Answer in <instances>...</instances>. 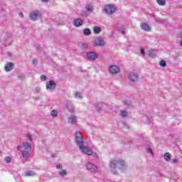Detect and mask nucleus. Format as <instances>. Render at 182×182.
Here are the masks:
<instances>
[{
	"mask_svg": "<svg viewBox=\"0 0 182 182\" xmlns=\"http://www.w3.org/2000/svg\"><path fill=\"white\" fill-rule=\"evenodd\" d=\"M164 159L166 160V161H170V160H171V154H170L168 152L165 153L164 155Z\"/></svg>",
	"mask_w": 182,
	"mask_h": 182,
	"instance_id": "obj_16",
	"label": "nucleus"
},
{
	"mask_svg": "<svg viewBox=\"0 0 182 182\" xmlns=\"http://www.w3.org/2000/svg\"><path fill=\"white\" fill-rule=\"evenodd\" d=\"M100 32H102V30L100 29V28L95 26L94 28V33H99Z\"/></svg>",
	"mask_w": 182,
	"mask_h": 182,
	"instance_id": "obj_25",
	"label": "nucleus"
},
{
	"mask_svg": "<svg viewBox=\"0 0 182 182\" xmlns=\"http://www.w3.org/2000/svg\"><path fill=\"white\" fill-rule=\"evenodd\" d=\"M159 65L161 66V68H166V66H167V63H166V61L164 60H161L159 62Z\"/></svg>",
	"mask_w": 182,
	"mask_h": 182,
	"instance_id": "obj_24",
	"label": "nucleus"
},
{
	"mask_svg": "<svg viewBox=\"0 0 182 182\" xmlns=\"http://www.w3.org/2000/svg\"><path fill=\"white\" fill-rule=\"evenodd\" d=\"M147 151H148V153H149V154H153V151L151 150V149L148 148Z\"/></svg>",
	"mask_w": 182,
	"mask_h": 182,
	"instance_id": "obj_33",
	"label": "nucleus"
},
{
	"mask_svg": "<svg viewBox=\"0 0 182 182\" xmlns=\"http://www.w3.org/2000/svg\"><path fill=\"white\" fill-rule=\"evenodd\" d=\"M105 11L106 14H114V12H116V7L109 4L105 6Z\"/></svg>",
	"mask_w": 182,
	"mask_h": 182,
	"instance_id": "obj_3",
	"label": "nucleus"
},
{
	"mask_svg": "<svg viewBox=\"0 0 182 182\" xmlns=\"http://www.w3.org/2000/svg\"><path fill=\"white\" fill-rule=\"evenodd\" d=\"M33 65H36V63H38V59L34 58V59L33 60Z\"/></svg>",
	"mask_w": 182,
	"mask_h": 182,
	"instance_id": "obj_32",
	"label": "nucleus"
},
{
	"mask_svg": "<svg viewBox=\"0 0 182 182\" xmlns=\"http://www.w3.org/2000/svg\"><path fill=\"white\" fill-rule=\"evenodd\" d=\"M105 40L102 38H97L94 40V45H95V46H105Z\"/></svg>",
	"mask_w": 182,
	"mask_h": 182,
	"instance_id": "obj_11",
	"label": "nucleus"
},
{
	"mask_svg": "<svg viewBox=\"0 0 182 182\" xmlns=\"http://www.w3.org/2000/svg\"><path fill=\"white\" fill-rule=\"evenodd\" d=\"M79 147L80 150L85 154H87V156H92V154H93V150L88 146L83 145V143L80 144Z\"/></svg>",
	"mask_w": 182,
	"mask_h": 182,
	"instance_id": "obj_2",
	"label": "nucleus"
},
{
	"mask_svg": "<svg viewBox=\"0 0 182 182\" xmlns=\"http://www.w3.org/2000/svg\"><path fill=\"white\" fill-rule=\"evenodd\" d=\"M62 164H58L56 166V168L61 169L62 168Z\"/></svg>",
	"mask_w": 182,
	"mask_h": 182,
	"instance_id": "obj_35",
	"label": "nucleus"
},
{
	"mask_svg": "<svg viewBox=\"0 0 182 182\" xmlns=\"http://www.w3.org/2000/svg\"><path fill=\"white\" fill-rule=\"evenodd\" d=\"M6 163H11V158L9 156H7L5 158Z\"/></svg>",
	"mask_w": 182,
	"mask_h": 182,
	"instance_id": "obj_29",
	"label": "nucleus"
},
{
	"mask_svg": "<svg viewBox=\"0 0 182 182\" xmlns=\"http://www.w3.org/2000/svg\"><path fill=\"white\" fill-rule=\"evenodd\" d=\"M73 25L75 26H82V25H83V21L80 18H76L74 20Z\"/></svg>",
	"mask_w": 182,
	"mask_h": 182,
	"instance_id": "obj_14",
	"label": "nucleus"
},
{
	"mask_svg": "<svg viewBox=\"0 0 182 182\" xmlns=\"http://www.w3.org/2000/svg\"><path fill=\"white\" fill-rule=\"evenodd\" d=\"M41 16L42 14H41V13H39L38 11H33L30 14V19H31V21H36L38 18H41Z\"/></svg>",
	"mask_w": 182,
	"mask_h": 182,
	"instance_id": "obj_4",
	"label": "nucleus"
},
{
	"mask_svg": "<svg viewBox=\"0 0 182 182\" xmlns=\"http://www.w3.org/2000/svg\"><path fill=\"white\" fill-rule=\"evenodd\" d=\"M26 177H32V176H35V172L33 171H26Z\"/></svg>",
	"mask_w": 182,
	"mask_h": 182,
	"instance_id": "obj_18",
	"label": "nucleus"
},
{
	"mask_svg": "<svg viewBox=\"0 0 182 182\" xmlns=\"http://www.w3.org/2000/svg\"><path fill=\"white\" fill-rule=\"evenodd\" d=\"M75 139L77 143H78L79 144L83 143V136H82V133L80 132H77L75 133Z\"/></svg>",
	"mask_w": 182,
	"mask_h": 182,
	"instance_id": "obj_7",
	"label": "nucleus"
},
{
	"mask_svg": "<svg viewBox=\"0 0 182 182\" xmlns=\"http://www.w3.org/2000/svg\"><path fill=\"white\" fill-rule=\"evenodd\" d=\"M128 79L130 82H137L139 80V76L134 73H131L128 76Z\"/></svg>",
	"mask_w": 182,
	"mask_h": 182,
	"instance_id": "obj_9",
	"label": "nucleus"
},
{
	"mask_svg": "<svg viewBox=\"0 0 182 182\" xmlns=\"http://www.w3.org/2000/svg\"><path fill=\"white\" fill-rule=\"evenodd\" d=\"M68 122L70 123V124H76V117L72 115L68 118Z\"/></svg>",
	"mask_w": 182,
	"mask_h": 182,
	"instance_id": "obj_15",
	"label": "nucleus"
},
{
	"mask_svg": "<svg viewBox=\"0 0 182 182\" xmlns=\"http://www.w3.org/2000/svg\"><path fill=\"white\" fill-rule=\"evenodd\" d=\"M19 16L21 18H23V13H19Z\"/></svg>",
	"mask_w": 182,
	"mask_h": 182,
	"instance_id": "obj_37",
	"label": "nucleus"
},
{
	"mask_svg": "<svg viewBox=\"0 0 182 182\" xmlns=\"http://www.w3.org/2000/svg\"><path fill=\"white\" fill-rule=\"evenodd\" d=\"M172 163H173V164H177V163H178V160L177 159H173V160L172 161Z\"/></svg>",
	"mask_w": 182,
	"mask_h": 182,
	"instance_id": "obj_34",
	"label": "nucleus"
},
{
	"mask_svg": "<svg viewBox=\"0 0 182 182\" xmlns=\"http://www.w3.org/2000/svg\"><path fill=\"white\" fill-rule=\"evenodd\" d=\"M120 114L122 117H126V116H127V112L126 111H121Z\"/></svg>",
	"mask_w": 182,
	"mask_h": 182,
	"instance_id": "obj_27",
	"label": "nucleus"
},
{
	"mask_svg": "<svg viewBox=\"0 0 182 182\" xmlns=\"http://www.w3.org/2000/svg\"><path fill=\"white\" fill-rule=\"evenodd\" d=\"M23 146L26 150H28V149H31V144L28 142L23 143Z\"/></svg>",
	"mask_w": 182,
	"mask_h": 182,
	"instance_id": "obj_22",
	"label": "nucleus"
},
{
	"mask_svg": "<svg viewBox=\"0 0 182 182\" xmlns=\"http://www.w3.org/2000/svg\"><path fill=\"white\" fill-rule=\"evenodd\" d=\"M41 80H46V75H42L41 77Z\"/></svg>",
	"mask_w": 182,
	"mask_h": 182,
	"instance_id": "obj_31",
	"label": "nucleus"
},
{
	"mask_svg": "<svg viewBox=\"0 0 182 182\" xmlns=\"http://www.w3.org/2000/svg\"><path fill=\"white\" fill-rule=\"evenodd\" d=\"M126 163L123 161V159H119L118 161L113 160L109 163V167L112 170H116V168H122L124 167Z\"/></svg>",
	"mask_w": 182,
	"mask_h": 182,
	"instance_id": "obj_1",
	"label": "nucleus"
},
{
	"mask_svg": "<svg viewBox=\"0 0 182 182\" xmlns=\"http://www.w3.org/2000/svg\"><path fill=\"white\" fill-rule=\"evenodd\" d=\"M56 87V83L53 81H48L46 84V89L48 90H53Z\"/></svg>",
	"mask_w": 182,
	"mask_h": 182,
	"instance_id": "obj_10",
	"label": "nucleus"
},
{
	"mask_svg": "<svg viewBox=\"0 0 182 182\" xmlns=\"http://www.w3.org/2000/svg\"><path fill=\"white\" fill-rule=\"evenodd\" d=\"M92 32L90 31V29L89 28H85L84 29V35H85V36H89L90 35H91Z\"/></svg>",
	"mask_w": 182,
	"mask_h": 182,
	"instance_id": "obj_19",
	"label": "nucleus"
},
{
	"mask_svg": "<svg viewBox=\"0 0 182 182\" xmlns=\"http://www.w3.org/2000/svg\"><path fill=\"white\" fill-rule=\"evenodd\" d=\"M59 174L60 176H61V177H65V176L68 174V172L66 171V170H62L59 172Z\"/></svg>",
	"mask_w": 182,
	"mask_h": 182,
	"instance_id": "obj_23",
	"label": "nucleus"
},
{
	"mask_svg": "<svg viewBox=\"0 0 182 182\" xmlns=\"http://www.w3.org/2000/svg\"><path fill=\"white\" fill-rule=\"evenodd\" d=\"M87 170H90L92 173H96L97 172V167L96 166L88 163L86 164Z\"/></svg>",
	"mask_w": 182,
	"mask_h": 182,
	"instance_id": "obj_8",
	"label": "nucleus"
},
{
	"mask_svg": "<svg viewBox=\"0 0 182 182\" xmlns=\"http://www.w3.org/2000/svg\"><path fill=\"white\" fill-rule=\"evenodd\" d=\"M140 26L145 32H150V31H151V28H150V26L146 23H141Z\"/></svg>",
	"mask_w": 182,
	"mask_h": 182,
	"instance_id": "obj_12",
	"label": "nucleus"
},
{
	"mask_svg": "<svg viewBox=\"0 0 182 182\" xmlns=\"http://www.w3.org/2000/svg\"><path fill=\"white\" fill-rule=\"evenodd\" d=\"M19 149H20V146H18V149L19 150Z\"/></svg>",
	"mask_w": 182,
	"mask_h": 182,
	"instance_id": "obj_40",
	"label": "nucleus"
},
{
	"mask_svg": "<svg viewBox=\"0 0 182 182\" xmlns=\"http://www.w3.org/2000/svg\"><path fill=\"white\" fill-rule=\"evenodd\" d=\"M27 136L30 140H32V136H31L30 134H28Z\"/></svg>",
	"mask_w": 182,
	"mask_h": 182,
	"instance_id": "obj_38",
	"label": "nucleus"
},
{
	"mask_svg": "<svg viewBox=\"0 0 182 182\" xmlns=\"http://www.w3.org/2000/svg\"><path fill=\"white\" fill-rule=\"evenodd\" d=\"M141 53L142 55H145L144 48H141Z\"/></svg>",
	"mask_w": 182,
	"mask_h": 182,
	"instance_id": "obj_36",
	"label": "nucleus"
},
{
	"mask_svg": "<svg viewBox=\"0 0 182 182\" xmlns=\"http://www.w3.org/2000/svg\"><path fill=\"white\" fill-rule=\"evenodd\" d=\"M43 2H48V0H41Z\"/></svg>",
	"mask_w": 182,
	"mask_h": 182,
	"instance_id": "obj_39",
	"label": "nucleus"
},
{
	"mask_svg": "<svg viewBox=\"0 0 182 182\" xmlns=\"http://www.w3.org/2000/svg\"><path fill=\"white\" fill-rule=\"evenodd\" d=\"M14 63H8L7 64H6L5 65V70H6V72H11V70H12V69H14Z\"/></svg>",
	"mask_w": 182,
	"mask_h": 182,
	"instance_id": "obj_13",
	"label": "nucleus"
},
{
	"mask_svg": "<svg viewBox=\"0 0 182 182\" xmlns=\"http://www.w3.org/2000/svg\"><path fill=\"white\" fill-rule=\"evenodd\" d=\"M109 72L112 73V75H116V73L120 72V68H119L117 65H111L109 68Z\"/></svg>",
	"mask_w": 182,
	"mask_h": 182,
	"instance_id": "obj_5",
	"label": "nucleus"
},
{
	"mask_svg": "<svg viewBox=\"0 0 182 182\" xmlns=\"http://www.w3.org/2000/svg\"><path fill=\"white\" fill-rule=\"evenodd\" d=\"M23 159H28L29 157V152L28 151H23L22 153Z\"/></svg>",
	"mask_w": 182,
	"mask_h": 182,
	"instance_id": "obj_20",
	"label": "nucleus"
},
{
	"mask_svg": "<svg viewBox=\"0 0 182 182\" xmlns=\"http://www.w3.org/2000/svg\"><path fill=\"white\" fill-rule=\"evenodd\" d=\"M156 2L159 4V5H161V6H164V5H166L165 0H156Z\"/></svg>",
	"mask_w": 182,
	"mask_h": 182,
	"instance_id": "obj_21",
	"label": "nucleus"
},
{
	"mask_svg": "<svg viewBox=\"0 0 182 182\" xmlns=\"http://www.w3.org/2000/svg\"><path fill=\"white\" fill-rule=\"evenodd\" d=\"M51 115H52L53 117H57V116H58V111L55 110V109L53 110L51 112Z\"/></svg>",
	"mask_w": 182,
	"mask_h": 182,
	"instance_id": "obj_26",
	"label": "nucleus"
},
{
	"mask_svg": "<svg viewBox=\"0 0 182 182\" xmlns=\"http://www.w3.org/2000/svg\"><path fill=\"white\" fill-rule=\"evenodd\" d=\"M119 32L124 35V33H126V30L124 28H121L119 29Z\"/></svg>",
	"mask_w": 182,
	"mask_h": 182,
	"instance_id": "obj_30",
	"label": "nucleus"
},
{
	"mask_svg": "<svg viewBox=\"0 0 182 182\" xmlns=\"http://www.w3.org/2000/svg\"><path fill=\"white\" fill-rule=\"evenodd\" d=\"M75 97H80V99H82V94L80 92H75Z\"/></svg>",
	"mask_w": 182,
	"mask_h": 182,
	"instance_id": "obj_28",
	"label": "nucleus"
},
{
	"mask_svg": "<svg viewBox=\"0 0 182 182\" xmlns=\"http://www.w3.org/2000/svg\"><path fill=\"white\" fill-rule=\"evenodd\" d=\"M85 9L88 12H93V5L90 4H87L85 6Z\"/></svg>",
	"mask_w": 182,
	"mask_h": 182,
	"instance_id": "obj_17",
	"label": "nucleus"
},
{
	"mask_svg": "<svg viewBox=\"0 0 182 182\" xmlns=\"http://www.w3.org/2000/svg\"><path fill=\"white\" fill-rule=\"evenodd\" d=\"M87 58L89 59V60H96L99 56L95 52H90L87 53Z\"/></svg>",
	"mask_w": 182,
	"mask_h": 182,
	"instance_id": "obj_6",
	"label": "nucleus"
}]
</instances>
